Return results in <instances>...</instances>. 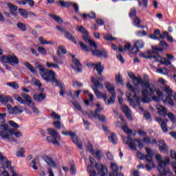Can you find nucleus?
Returning a JSON list of instances; mask_svg holds the SVG:
<instances>
[{"label":"nucleus","mask_w":176,"mask_h":176,"mask_svg":"<svg viewBox=\"0 0 176 176\" xmlns=\"http://www.w3.org/2000/svg\"><path fill=\"white\" fill-rule=\"evenodd\" d=\"M129 78L133 80L135 86H142L145 89L142 91V102L144 103L150 102L151 97L155 93V87H151V80L148 75H144L143 79L141 76H135L132 72L128 73Z\"/></svg>","instance_id":"nucleus-1"},{"label":"nucleus","mask_w":176,"mask_h":176,"mask_svg":"<svg viewBox=\"0 0 176 176\" xmlns=\"http://www.w3.org/2000/svg\"><path fill=\"white\" fill-rule=\"evenodd\" d=\"M158 83H160V85H162V86H164V87H162V90L163 91L166 93L168 96L164 99V95L160 89H156L155 86L150 85V87H154V91H155L157 95L153 96V100L155 101L156 102H159V101H162L165 104H168V105L174 107V100H173V99L171 98V97H173V90L170 89V87L166 85V81L163 78H160L158 80Z\"/></svg>","instance_id":"nucleus-2"},{"label":"nucleus","mask_w":176,"mask_h":176,"mask_svg":"<svg viewBox=\"0 0 176 176\" xmlns=\"http://www.w3.org/2000/svg\"><path fill=\"white\" fill-rule=\"evenodd\" d=\"M82 38L84 39L85 42H86V43L89 45L90 47H91L89 48L87 45L83 43L82 41H80L79 45L82 50H84L85 52H91L92 54L94 56H96L97 57H104V58L108 57V54L107 51L104 50H98V47L97 46V44L96 43V42H94V41L90 39V38H89L87 36H82Z\"/></svg>","instance_id":"nucleus-3"},{"label":"nucleus","mask_w":176,"mask_h":176,"mask_svg":"<svg viewBox=\"0 0 176 176\" xmlns=\"http://www.w3.org/2000/svg\"><path fill=\"white\" fill-rule=\"evenodd\" d=\"M38 68L40 71V74L44 80H45V82H52V83H56V86L60 89V96H64V84L61 83V82L57 80V78H56V73L53 70L45 69V67L41 65L38 66Z\"/></svg>","instance_id":"nucleus-4"},{"label":"nucleus","mask_w":176,"mask_h":176,"mask_svg":"<svg viewBox=\"0 0 176 176\" xmlns=\"http://www.w3.org/2000/svg\"><path fill=\"white\" fill-rule=\"evenodd\" d=\"M0 130H1L0 131V137L9 142L16 141L14 137H16V138H21V137H23V133L21 132H14V130L11 129L8 124H0ZM13 135H14V137Z\"/></svg>","instance_id":"nucleus-5"},{"label":"nucleus","mask_w":176,"mask_h":176,"mask_svg":"<svg viewBox=\"0 0 176 176\" xmlns=\"http://www.w3.org/2000/svg\"><path fill=\"white\" fill-rule=\"evenodd\" d=\"M155 159L158 162L157 170L160 173V176H172L173 173L167 167L168 164H170V157L168 156L164 157V161L163 160V157L160 154H157L155 155Z\"/></svg>","instance_id":"nucleus-6"},{"label":"nucleus","mask_w":176,"mask_h":176,"mask_svg":"<svg viewBox=\"0 0 176 176\" xmlns=\"http://www.w3.org/2000/svg\"><path fill=\"white\" fill-rule=\"evenodd\" d=\"M104 87L109 94L111 96L108 98V96H107L106 94H104V102L106 104V105H113V104H115V100L116 98V94L115 93V85L109 82H106L104 83Z\"/></svg>","instance_id":"nucleus-7"},{"label":"nucleus","mask_w":176,"mask_h":176,"mask_svg":"<svg viewBox=\"0 0 176 176\" xmlns=\"http://www.w3.org/2000/svg\"><path fill=\"white\" fill-rule=\"evenodd\" d=\"M127 89H129L131 92L126 93V97L129 101L130 105L132 107H135V105L140 104V96H137V94L135 93V89L134 87H133V85H131L130 83H128L126 85Z\"/></svg>","instance_id":"nucleus-8"},{"label":"nucleus","mask_w":176,"mask_h":176,"mask_svg":"<svg viewBox=\"0 0 176 176\" xmlns=\"http://www.w3.org/2000/svg\"><path fill=\"white\" fill-rule=\"evenodd\" d=\"M21 96L17 94L14 95V100L18 101L19 104H26L28 107H32V105H34V102L31 99V96H30L28 94L22 93L21 94Z\"/></svg>","instance_id":"nucleus-9"},{"label":"nucleus","mask_w":176,"mask_h":176,"mask_svg":"<svg viewBox=\"0 0 176 176\" xmlns=\"http://www.w3.org/2000/svg\"><path fill=\"white\" fill-rule=\"evenodd\" d=\"M47 133L51 136L47 137V141L48 142H51L54 145H60L58 141L60 140V135L56 132V130L53 129H47Z\"/></svg>","instance_id":"nucleus-10"},{"label":"nucleus","mask_w":176,"mask_h":176,"mask_svg":"<svg viewBox=\"0 0 176 176\" xmlns=\"http://www.w3.org/2000/svg\"><path fill=\"white\" fill-rule=\"evenodd\" d=\"M43 160L47 163V164L49 166L47 168V171L49 176H54V173H53V169L50 167H53V168H57V164L54 160H53V158H52L49 155H43Z\"/></svg>","instance_id":"nucleus-11"},{"label":"nucleus","mask_w":176,"mask_h":176,"mask_svg":"<svg viewBox=\"0 0 176 176\" xmlns=\"http://www.w3.org/2000/svg\"><path fill=\"white\" fill-rule=\"evenodd\" d=\"M126 138H123L124 144L129 145V148L131 149H133V151H135L137 149V144H135V142L138 143L140 149H142V148H144V144H142V141H141V140H135L133 142H131L132 139L131 135L128 136L127 141H126Z\"/></svg>","instance_id":"nucleus-12"},{"label":"nucleus","mask_w":176,"mask_h":176,"mask_svg":"<svg viewBox=\"0 0 176 176\" xmlns=\"http://www.w3.org/2000/svg\"><path fill=\"white\" fill-rule=\"evenodd\" d=\"M0 164L3 166V168H8L10 170V173H12L13 174H16L14 171V168L12 166V162L9 161L5 156L2 155V153H0Z\"/></svg>","instance_id":"nucleus-13"},{"label":"nucleus","mask_w":176,"mask_h":176,"mask_svg":"<svg viewBox=\"0 0 176 176\" xmlns=\"http://www.w3.org/2000/svg\"><path fill=\"white\" fill-rule=\"evenodd\" d=\"M167 58H162L157 53H155V57L154 60L158 61L159 63H162L164 65H170L171 61L170 60H174V55L173 54H167Z\"/></svg>","instance_id":"nucleus-14"},{"label":"nucleus","mask_w":176,"mask_h":176,"mask_svg":"<svg viewBox=\"0 0 176 176\" xmlns=\"http://www.w3.org/2000/svg\"><path fill=\"white\" fill-rule=\"evenodd\" d=\"M1 61L7 63L10 65H17L19 64V58L14 54L3 56Z\"/></svg>","instance_id":"nucleus-15"},{"label":"nucleus","mask_w":176,"mask_h":176,"mask_svg":"<svg viewBox=\"0 0 176 176\" xmlns=\"http://www.w3.org/2000/svg\"><path fill=\"white\" fill-rule=\"evenodd\" d=\"M72 56V64L71 67L74 69V71H76L78 74L82 72V64L80 63V60L79 59L76 58V56L75 55H71Z\"/></svg>","instance_id":"nucleus-16"},{"label":"nucleus","mask_w":176,"mask_h":176,"mask_svg":"<svg viewBox=\"0 0 176 176\" xmlns=\"http://www.w3.org/2000/svg\"><path fill=\"white\" fill-rule=\"evenodd\" d=\"M145 43L142 40H138L133 44V47L131 50L130 53L132 54H135L136 53H138L140 52V49H142L144 47V45Z\"/></svg>","instance_id":"nucleus-17"},{"label":"nucleus","mask_w":176,"mask_h":176,"mask_svg":"<svg viewBox=\"0 0 176 176\" xmlns=\"http://www.w3.org/2000/svg\"><path fill=\"white\" fill-rule=\"evenodd\" d=\"M67 135H70L74 144L78 146L79 149H83V147L82 146V142H80L79 140H78V136H76V133L69 131L67 133Z\"/></svg>","instance_id":"nucleus-18"},{"label":"nucleus","mask_w":176,"mask_h":176,"mask_svg":"<svg viewBox=\"0 0 176 176\" xmlns=\"http://www.w3.org/2000/svg\"><path fill=\"white\" fill-rule=\"evenodd\" d=\"M146 152L147 155H144V159H145V160L148 162L149 164H151V166H153V159L152 158L153 157V151H152V150L150 148L146 147Z\"/></svg>","instance_id":"nucleus-19"},{"label":"nucleus","mask_w":176,"mask_h":176,"mask_svg":"<svg viewBox=\"0 0 176 176\" xmlns=\"http://www.w3.org/2000/svg\"><path fill=\"white\" fill-rule=\"evenodd\" d=\"M100 80L102 82L104 80V78L100 77V78H92L91 82L94 86L97 89H104V85L102 83H100Z\"/></svg>","instance_id":"nucleus-20"},{"label":"nucleus","mask_w":176,"mask_h":176,"mask_svg":"<svg viewBox=\"0 0 176 176\" xmlns=\"http://www.w3.org/2000/svg\"><path fill=\"white\" fill-rule=\"evenodd\" d=\"M155 122L161 124V129L164 133H167L168 131V129L167 128V124L164 122V119L160 117H156Z\"/></svg>","instance_id":"nucleus-21"},{"label":"nucleus","mask_w":176,"mask_h":176,"mask_svg":"<svg viewBox=\"0 0 176 176\" xmlns=\"http://www.w3.org/2000/svg\"><path fill=\"white\" fill-rule=\"evenodd\" d=\"M147 54L148 55H146V53L141 52L140 56L143 57V58H148V60H153V58L155 59L156 57V52H155V51H148Z\"/></svg>","instance_id":"nucleus-22"},{"label":"nucleus","mask_w":176,"mask_h":176,"mask_svg":"<svg viewBox=\"0 0 176 176\" xmlns=\"http://www.w3.org/2000/svg\"><path fill=\"white\" fill-rule=\"evenodd\" d=\"M87 151H89L91 155H95L97 159H101L102 156V153H101V151L98 150L96 152H95L94 150H93V146L91 144H89L87 146Z\"/></svg>","instance_id":"nucleus-23"},{"label":"nucleus","mask_w":176,"mask_h":176,"mask_svg":"<svg viewBox=\"0 0 176 176\" xmlns=\"http://www.w3.org/2000/svg\"><path fill=\"white\" fill-rule=\"evenodd\" d=\"M121 109L122 112L125 114V116H126L127 119L129 120H133V116H131V111L129 108V107L126 105H122L121 107Z\"/></svg>","instance_id":"nucleus-24"},{"label":"nucleus","mask_w":176,"mask_h":176,"mask_svg":"<svg viewBox=\"0 0 176 176\" xmlns=\"http://www.w3.org/2000/svg\"><path fill=\"white\" fill-rule=\"evenodd\" d=\"M160 48L157 47H153L154 53H157V52H162V50H164V49H167L168 47V44H167L166 41H163L160 43Z\"/></svg>","instance_id":"nucleus-25"},{"label":"nucleus","mask_w":176,"mask_h":176,"mask_svg":"<svg viewBox=\"0 0 176 176\" xmlns=\"http://www.w3.org/2000/svg\"><path fill=\"white\" fill-rule=\"evenodd\" d=\"M156 109L157 110V113L161 116H167V109L160 104L156 105Z\"/></svg>","instance_id":"nucleus-26"},{"label":"nucleus","mask_w":176,"mask_h":176,"mask_svg":"<svg viewBox=\"0 0 176 176\" xmlns=\"http://www.w3.org/2000/svg\"><path fill=\"white\" fill-rule=\"evenodd\" d=\"M96 107H97V109H96L95 112L91 111L89 116H93V118H97L98 113L101 112V111L104 109V107H102V106H101V104L100 103H97Z\"/></svg>","instance_id":"nucleus-27"},{"label":"nucleus","mask_w":176,"mask_h":176,"mask_svg":"<svg viewBox=\"0 0 176 176\" xmlns=\"http://www.w3.org/2000/svg\"><path fill=\"white\" fill-rule=\"evenodd\" d=\"M160 151L163 153H168V149L167 148V145L164 142V140L160 141Z\"/></svg>","instance_id":"nucleus-28"},{"label":"nucleus","mask_w":176,"mask_h":176,"mask_svg":"<svg viewBox=\"0 0 176 176\" xmlns=\"http://www.w3.org/2000/svg\"><path fill=\"white\" fill-rule=\"evenodd\" d=\"M7 6L9 8L11 14H12V16H16V13L14 12L17 10V9H19V8L12 3H8Z\"/></svg>","instance_id":"nucleus-29"},{"label":"nucleus","mask_w":176,"mask_h":176,"mask_svg":"<svg viewBox=\"0 0 176 176\" xmlns=\"http://www.w3.org/2000/svg\"><path fill=\"white\" fill-rule=\"evenodd\" d=\"M12 101L13 100H12V98L4 95H0V102L2 104H7L9 102H12Z\"/></svg>","instance_id":"nucleus-30"},{"label":"nucleus","mask_w":176,"mask_h":176,"mask_svg":"<svg viewBox=\"0 0 176 176\" xmlns=\"http://www.w3.org/2000/svg\"><path fill=\"white\" fill-rule=\"evenodd\" d=\"M33 98L35 100V101H37V102H41L46 98V94H40L38 95H34Z\"/></svg>","instance_id":"nucleus-31"},{"label":"nucleus","mask_w":176,"mask_h":176,"mask_svg":"<svg viewBox=\"0 0 176 176\" xmlns=\"http://www.w3.org/2000/svg\"><path fill=\"white\" fill-rule=\"evenodd\" d=\"M116 82L117 85H121V86H124V82L123 81V77L120 75V73L116 75L115 78Z\"/></svg>","instance_id":"nucleus-32"},{"label":"nucleus","mask_w":176,"mask_h":176,"mask_svg":"<svg viewBox=\"0 0 176 176\" xmlns=\"http://www.w3.org/2000/svg\"><path fill=\"white\" fill-rule=\"evenodd\" d=\"M70 170L69 173L72 175H75L76 174V167L75 166V162L74 160L69 161Z\"/></svg>","instance_id":"nucleus-33"},{"label":"nucleus","mask_w":176,"mask_h":176,"mask_svg":"<svg viewBox=\"0 0 176 176\" xmlns=\"http://www.w3.org/2000/svg\"><path fill=\"white\" fill-rule=\"evenodd\" d=\"M94 69H96L98 75H102V71H104V67L101 65V62H98L95 65Z\"/></svg>","instance_id":"nucleus-34"},{"label":"nucleus","mask_w":176,"mask_h":176,"mask_svg":"<svg viewBox=\"0 0 176 176\" xmlns=\"http://www.w3.org/2000/svg\"><path fill=\"white\" fill-rule=\"evenodd\" d=\"M131 47V44H130V43H126L125 44V46H124V49H123V47H122L121 45H120L118 47V51L120 52V53H122V52H126V50H130V48Z\"/></svg>","instance_id":"nucleus-35"},{"label":"nucleus","mask_w":176,"mask_h":176,"mask_svg":"<svg viewBox=\"0 0 176 176\" xmlns=\"http://www.w3.org/2000/svg\"><path fill=\"white\" fill-rule=\"evenodd\" d=\"M99 174L101 176H106L107 174H108V168H107V166L101 164L100 165V170L99 172Z\"/></svg>","instance_id":"nucleus-36"},{"label":"nucleus","mask_w":176,"mask_h":176,"mask_svg":"<svg viewBox=\"0 0 176 176\" xmlns=\"http://www.w3.org/2000/svg\"><path fill=\"white\" fill-rule=\"evenodd\" d=\"M109 141H110L111 144H118L116 135L113 133H110V135H109Z\"/></svg>","instance_id":"nucleus-37"},{"label":"nucleus","mask_w":176,"mask_h":176,"mask_svg":"<svg viewBox=\"0 0 176 176\" xmlns=\"http://www.w3.org/2000/svg\"><path fill=\"white\" fill-rule=\"evenodd\" d=\"M66 53H67V50L65 49V47L63 45H60L58 50V53H57V55L58 56V57H61L63 54H65Z\"/></svg>","instance_id":"nucleus-38"},{"label":"nucleus","mask_w":176,"mask_h":176,"mask_svg":"<svg viewBox=\"0 0 176 176\" xmlns=\"http://www.w3.org/2000/svg\"><path fill=\"white\" fill-rule=\"evenodd\" d=\"M50 17H52L54 21H56V23H58V24H62L63 19L61 18L56 14H50Z\"/></svg>","instance_id":"nucleus-39"},{"label":"nucleus","mask_w":176,"mask_h":176,"mask_svg":"<svg viewBox=\"0 0 176 176\" xmlns=\"http://www.w3.org/2000/svg\"><path fill=\"white\" fill-rule=\"evenodd\" d=\"M89 161L91 162V165L87 166V170H88V173H89V176H90V172L89 171V170H91V171H96L93 168V166H94V164L96 163V160H94V158H93V157H89Z\"/></svg>","instance_id":"nucleus-40"},{"label":"nucleus","mask_w":176,"mask_h":176,"mask_svg":"<svg viewBox=\"0 0 176 176\" xmlns=\"http://www.w3.org/2000/svg\"><path fill=\"white\" fill-rule=\"evenodd\" d=\"M157 74H161L162 75H168V73L170 72L167 68H159L157 69Z\"/></svg>","instance_id":"nucleus-41"},{"label":"nucleus","mask_w":176,"mask_h":176,"mask_svg":"<svg viewBox=\"0 0 176 176\" xmlns=\"http://www.w3.org/2000/svg\"><path fill=\"white\" fill-rule=\"evenodd\" d=\"M91 89L94 90L95 95L96 96V97H98V98H104V94H102L101 91H100L96 88H94V87H91Z\"/></svg>","instance_id":"nucleus-42"},{"label":"nucleus","mask_w":176,"mask_h":176,"mask_svg":"<svg viewBox=\"0 0 176 176\" xmlns=\"http://www.w3.org/2000/svg\"><path fill=\"white\" fill-rule=\"evenodd\" d=\"M19 12L22 17H24V19H28V14L27 13V10L23 8H19Z\"/></svg>","instance_id":"nucleus-43"},{"label":"nucleus","mask_w":176,"mask_h":176,"mask_svg":"<svg viewBox=\"0 0 176 176\" xmlns=\"http://www.w3.org/2000/svg\"><path fill=\"white\" fill-rule=\"evenodd\" d=\"M24 65L25 67H26V68L29 69V71H30V72H32L33 74L36 73V71L35 70V69H34V67H32V65L30 64V63H25Z\"/></svg>","instance_id":"nucleus-44"},{"label":"nucleus","mask_w":176,"mask_h":176,"mask_svg":"<svg viewBox=\"0 0 176 176\" xmlns=\"http://www.w3.org/2000/svg\"><path fill=\"white\" fill-rule=\"evenodd\" d=\"M137 16V10H135V8H131L129 11V17L131 19H133V17H135Z\"/></svg>","instance_id":"nucleus-45"},{"label":"nucleus","mask_w":176,"mask_h":176,"mask_svg":"<svg viewBox=\"0 0 176 176\" xmlns=\"http://www.w3.org/2000/svg\"><path fill=\"white\" fill-rule=\"evenodd\" d=\"M141 23V20L138 18H135L133 21L134 25L138 27V28H144V26H141V25H140Z\"/></svg>","instance_id":"nucleus-46"},{"label":"nucleus","mask_w":176,"mask_h":176,"mask_svg":"<svg viewBox=\"0 0 176 176\" xmlns=\"http://www.w3.org/2000/svg\"><path fill=\"white\" fill-rule=\"evenodd\" d=\"M122 129L123 131L126 133V134H129V135L132 134L133 131L131 129H129V126H127L126 124L122 126Z\"/></svg>","instance_id":"nucleus-47"},{"label":"nucleus","mask_w":176,"mask_h":176,"mask_svg":"<svg viewBox=\"0 0 176 176\" xmlns=\"http://www.w3.org/2000/svg\"><path fill=\"white\" fill-rule=\"evenodd\" d=\"M78 31L80 32L81 34H84V35H89V32L86 29L82 26H78L77 27Z\"/></svg>","instance_id":"nucleus-48"},{"label":"nucleus","mask_w":176,"mask_h":176,"mask_svg":"<svg viewBox=\"0 0 176 176\" xmlns=\"http://www.w3.org/2000/svg\"><path fill=\"white\" fill-rule=\"evenodd\" d=\"M7 86H10V87H12L15 90H16V89H19V84L16 82H8Z\"/></svg>","instance_id":"nucleus-49"},{"label":"nucleus","mask_w":176,"mask_h":176,"mask_svg":"<svg viewBox=\"0 0 176 176\" xmlns=\"http://www.w3.org/2000/svg\"><path fill=\"white\" fill-rule=\"evenodd\" d=\"M51 118H52V119H54L55 120H60V119H61V116H60V114L56 113L54 111H52V113H51Z\"/></svg>","instance_id":"nucleus-50"},{"label":"nucleus","mask_w":176,"mask_h":176,"mask_svg":"<svg viewBox=\"0 0 176 176\" xmlns=\"http://www.w3.org/2000/svg\"><path fill=\"white\" fill-rule=\"evenodd\" d=\"M46 66L48 68H57L58 69H60V67L57 64L50 63V62H47Z\"/></svg>","instance_id":"nucleus-51"},{"label":"nucleus","mask_w":176,"mask_h":176,"mask_svg":"<svg viewBox=\"0 0 176 176\" xmlns=\"http://www.w3.org/2000/svg\"><path fill=\"white\" fill-rule=\"evenodd\" d=\"M67 39L73 42V43H74L75 45L78 43V41H76V38H75V37L69 33H67Z\"/></svg>","instance_id":"nucleus-52"},{"label":"nucleus","mask_w":176,"mask_h":176,"mask_svg":"<svg viewBox=\"0 0 176 176\" xmlns=\"http://www.w3.org/2000/svg\"><path fill=\"white\" fill-rule=\"evenodd\" d=\"M16 113H23V111L21 110L20 107H17V106L14 107L12 115H16Z\"/></svg>","instance_id":"nucleus-53"},{"label":"nucleus","mask_w":176,"mask_h":176,"mask_svg":"<svg viewBox=\"0 0 176 176\" xmlns=\"http://www.w3.org/2000/svg\"><path fill=\"white\" fill-rule=\"evenodd\" d=\"M17 27L19 29L21 30V31H23V32H25L27 31V26H25V24H23V23H17Z\"/></svg>","instance_id":"nucleus-54"},{"label":"nucleus","mask_w":176,"mask_h":176,"mask_svg":"<svg viewBox=\"0 0 176 176\" xmlns=\"http://www.w3.org/2000/svg\"><path fill=\"white\" fill-rule=\"evenodd\" d=\"M24 148H19L17 152H16V156L18 157H24Z\"/></svg>","instance_id":"nucleus-55"},{"label":"nucleus","mask_w":176,"mask_h":176,"mask_svg":"<svg viewBox=\"0 0 176 176\" xmlns=\"http://www.w3.org/2000/svg\"><path fill=\"white\" fill-rule=\"evenodd\" d=\"M30 166L32 168L33 170H38V166H36V159L32 160Z\"/></svg>","instance_id":"nucleus-56"},{"label":"nucleus","mask_w":176,"mask_h":176,"mask_svg":"<svg viewBox=\"0 0 176 176\" xmlns=\"http://www.w3.org/2000/svg\"><path fill=\"white\" fill-rule=\"evenodd\" d=\"M111 168L113 173H118V171H119V167H118V165L115 163L111 164Z\"/></svg>","instance_id":"nucleus-57"},{"label":"nucleus","mask_w":176,"mask_h":176,"mask_svg":"<svg viewBox=\"0 0 176 176\" xmlns=\"http://www.w3.org/2000/svg\"><path fill=\"white\" fill-rule=\"evenodd\" d=\"M166 116H168V119L170 120L172 122H175V116L173 113H168Z\"/></svg>","instance_id":"nucleus-58"},{"label":"nucleus","mask_w":176,"mask_h":176,"mask_svg":"<svg viewBox=\"0 0 176 176\" xmlns=\"http://www.w3.org/2000/svg\"><path fill=\"white\" fill-rule=\"evenodd\" d=\"M38 53H41V54H47V51H46V49L43 47H38L37 49Z\"/></svg>","instance_id":"nucleus-59"},{"label":"nucleus","mask_w":176,"mask_h":176,"mask_svg":"<svg viewBox=\"0 0 176 176\" xmlns=\"http://www.w3.org/2000/svg\"><path fill=\"white\" fill-rule=\"evenodd\" d=\"M72 86L73 87H82L83 85H82V82L78 80H73Z\"/></svg>","instance_id":"nucleus-60"},{"label":"nucleus","mask_w":176,"mask_h":176,"mask_svg":"<svg viewBox=\"0 0 176 176\" xmlns=\"http://www.w3.org/2000/svg\"><path fill=\"white\" fill-rule=\"evenodd\" d=\"M135 35L137 36H139L140 38L142 37V36H146V32L145 31H138L135 32Z\"/></svg>","instance_id":"nucleus-61"},{"label":"nucleus","mask_w":176,"mask_h":176,"mask_svg":"<svg viewBox=\"0 0 176 176\" xmlns=\"http://www.w3.org/2000/svg\"><path fill=\"white\" fill-rule=\"evenodd\" d=\"M8 124H10L11 126V127H13V129H19V127H20V126H19V124H17V123L14 122V121H9L8 122Z\"/></svg>","instance_id":"nucleus-62"},{"label":"nucleus","mask_w":176,"mask_h":176,"mask_svg":"<svg viewBox=\"0 0 176 176\" xmlns=\"http://www.w3.org/2000/svg\"><path fill=\"white\" fill-rule=\"evenodd\" d=\"M56 29L58 30V31L62 34H65V36H67V31L65 30V28H63L61 26H56Z\"/></svg>","instance_id":"nucleus-63"},{"label":"nucleus","mask_w":176,"mask_h":176,"mask_svg":"<svg viewBox=\"0 0 176 176\" xmlns=\"http://www.w3.org/2000/svg\"><path fill=\"white\" fill-rule=\"evenodd\" d=\"M104 39H105V41H115V38H113L112 36V35L111 34H107L106 36H104Z\"/></svg>","instance_id":"nucleus-64"}]
</instances>
